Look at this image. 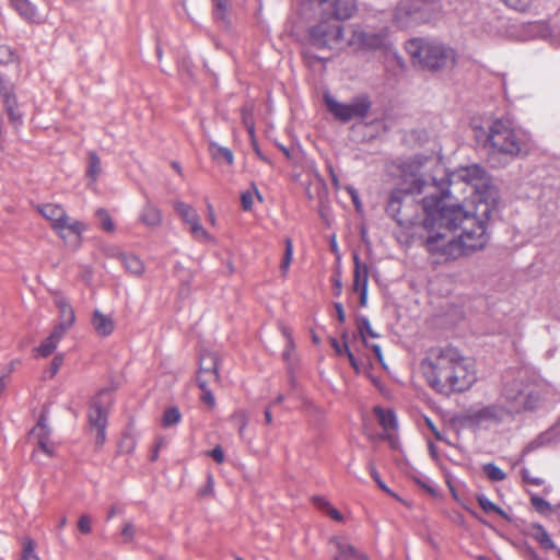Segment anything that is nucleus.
<instances>
[{
  "label": "nucleus",
  "mask_w": 560,
  "mask_h": 560,
  "mask_svg": "<svg viewBox=\"0 0 560 560\" xmlns=\"http://www.w3.org/2000/svg\"><path fill=\"white\" fill-rule=\"evenodd\" d=\"M427 182L415 176L406 187L389 194L386 213L406 230L408 237L424 238L427 249L446 260L457 259L481 249L488 242L485 220L492 211L488 202H479L477 214L470 215L462 205L451 201L448 191L416 200Z\"/></svg>",
  "instance_id": "f257e3e1"
},
{
  "label": "nucleus",
  "mask_w": 560,
  "mask_h": 560,
  "mask_svg": "<svg viewBox=\"0 0 560 560\" xmlns=\"http://www.w3.org/2000/svg\"><path fill=\"white\" fill-rule=\"evenodd\" d=\"M421 369L430 387L445 396L465 392L476 381L468 360L452 346L431 348Z\"/></svg>",
  "instance_id": "f03ea898"
},
{
  "label": "nucleus",
  "mask_w": 560,
  "mask_h": 560,
  "mask_svg": "<svg viewBox=\"0 0 560 560\" xmlns=\"http://www.w3.org/2000/svg\"><path fill=\"white\" fill-rule=\"evenodd\" d=\"M500 401L510 417L524 411H534L541 402V387L535 382L515 378L503 385Z\"/></svg>",
  "instance_id": "7ed1b4c3"
},
{
  "label": "nucleus",
  "mask_w": 560,
  "mask_h": 560,
  "mask_svg": "<svg viewBox=\"0 0 560 560\" xmlns=\"http://www.w3.org/2000/svg\"><path fill=\"white\" fill-rule=\"evenodd\" d=\"M408 54L415 62L430 71H436L455 63V51L439 43L413 38L406 45Z\"/></svg>",
  "instance_id": "20e7f679"
},
{
  "label": "nucleus",
  "mask_w": 560,
  "mask_h": 560,
  "mask_svg": "<svg viewBox=\"0 0 560 560\" xmlns=\"http://www.w3.org/2000/svg\"><path fill=\"white\" fill-rule=\"evenodd\" d=\"M37 210L50 222L51 229L67 245L72 247H79L81 245L82 233L86 229L83 222L71 219L60 205H39L37 206Z\"/></svg>",
  "instance_id": "39448f33"
},
{
  "label": "nucleus",
  "mask_w": 560,
  "mask_h": 560,
  "mask_svg": "<svg viewBox=\"0 0 560 560\" xmlns=\"http://www.w3.org/2000/svg\"><path fill=\"white\" fill-rule=\"evenodd\" d=\"M479 132H482V136H485L483 147H489L498 153L517 156L523 151L524 143L509 121L495 119L487 132L482 129L477 131L476 137L478 140L481 138Z\"/></svg>",
  "instance_id": "423d86ee"
},
{
  "label": "nucleus",
  "mask_w": 560,
  "mask_h": 560,
  "mask_svg": "<svg viewBox=\"0 0 560 560\" xmlns=\"http://www.w3.org/2000/svg\"><path fill=\"white\" fill-rule=\"evenodd\" d=\"M319 21L307 30V42L317 49L340 50L347 47L345 27L341 23L324 16L319 12Z\"/></svg>",
  "instance_id": "0eeeda50"
},
{
  "label": "nucleus",
  "mask_w": 560,
  "mask_h": 560,
  "mask_svg": "<svg viewBox=\"0 0 560 560\" xmlns=\"http://www.w3.org/2000/svg\"><path fill=\"white\" fill-rule=\"evenodd\" d=\"M440 11L441 4L438 0H400L394 13V21L399 27H410L431 21Z\"/></svg>",
  "instance_id": "6e6552de"
},
{
  "label": "nucleus",
  "mask_w": 560,
  "mask_h": 560,
  "mask_svg": "<svg viewBox=\"0 0 560 560\" xmlns=\"http://www.w3.org/2000/svg\"><path fill=\"white\" fill-rule=\"evenodd\" d=\"M347 47H351L355 50L388 54L392 50V43L386 30L375 32L355 25L352 28L350 37L347 39Z\"/></svg>",
  "instance_id": "1a4fd4ad"
},
{
  "label": "nucleus",
  "mask_w": 560,
  "mask_h": 560,
  "mask_svg": "<svg viewBox=\"0 0 560 560\" xmlns=\"http://www.w3.org/2000/svg\"><path fill=\"white\" fill-rule=\"evenodd\" d=\"M324 100L329 113L341 122L364 118L372 107L368 95L357 96L350 103H340L328 94L324 96Z\"/></svg>",
  "instance_id": "9d476101"
},
{
  "label": "nucleus",
  "mask_w": 560,
  "mask_h": 560,
  "mask_svg": "<svg viewBox=\"0 0 560 560\" xmlns=\"http://www.w3.org/2000/svg\"><path fill=\"white\" fill-rule=\"evenodd\" d=\"M459 177L468 184H471L477 190H479L481 187L487 188V190L480 195V198L476 203L477 207L479 202L485 201L488 202L492 209L488 218H482L485 220V230L487 231V222L497 211L498 191L487 186V172L483 167L477 164L462 168L459 172ZM469 214L476 215L477 208L475 209V213Z\"/></svg>",
  "instance_id": "9b49d317"
},
{
  "label": "nucleus",
  "mask_w": 560,
  "mask_h": 560,
  "mask_svg": "<svg viewBox=\"0 0 560 560\" xmlns=\"http://www.w3.org/2000/svg\"><path fill=\"white\" fill-rule=\"evenodd\" d=\"M509 416L506 409L500 404L482 406L480 408H470L463 416L465 424L469 427H483L491 423H500Z\"/></svg>",
  "instance_id": "f8f14e48"
},
{
  "label": "nucleus",
  "mask_w": 560,
  "mask_h": 560,
  "mask_svg": "<svg viewBox=\"0 0 560 560\" xmlns=\"http://www.w3.org/2000/svg\"><path fill=\"white\" fill-rule=\"evenodd\" d=\"M314 10H318L324 16L341 22L352 18L357 10L354 0H308Z\"/></svg>",
  "instance_id": "ddd939ff"
},
{
  "label": "nucleus",
  "mask_w": 560,
  "mask_h": 560,
  "mask_svg": "<svg viewBox=\"0 0 560 560\" xmlns=\"http://www.w3.org/2000/svg\"><path fill=\"white\" fill-rule=\"evenodd\" d=\"M107 394V390H102L96 397L92 399L89 407V425L91 430L96 431L97 446H102L106 441L107 411L103 407L102 398Z\"/></svg>",
  "instance_id": "4468645a"
},
{
  "label": "nucleus",
  "mask_w": 560,
  "mask_h": 560,
  "mask_svg": "<svg viewBox=\"0 0 560 560\" xmlns=\"http://www.w3.org/2000/svg\"><path fill=\"white\" fill-rule=\"evenodd\" d=\"M174 210L180 217V219L189 225V230L196 240L209 238L208 232L203 229L200 223V217L194 207L182 201H177L174 205Z\"/></svg>",
  "instance_id": "2eb2a0df"
},
{
  "label": "nucleus",
  "mask_w": 560,
  "mask_h": 560,
  "mask_svg": "<svg viewBox=\"0 0 560 560\" xmlns=\"http://www.w3.org/2000/svg\"><path fill=\"white\" fill-rule=\"evenodd\" d=\"M219 375V358L213 352L203 353L199 361V374L197 383L199 387L208 386L210 383H218Z\"/></svg>",
  "instance_id": "dca6fc26"
},
{
  "label": "nucleus",
  "mask_w": 560,
  "mask_h": 560,
  "mask_svg": "<svg viewBox=\"0 0 560 560\" xmlns=\"http://www.w3.org/2000/svg\"><path fill=\"white\" fill-rule=\"evenodd\" d=\"M329 544L335 547L332 560H369L366 555L357 550L345 537H332Z\"/></svg>",
  "instance_id": "f3484780"
},
{
  "label": "nucleus",
  "mask_w": 560,
  "mask_h": 560,
  "mask_svg": "<svg viewBox=\"0 0 560 560\" xmlns=\"http://www.w3.org/2000/svg\"><path fill=\"white\" fill-rule=\"evenodd\" d=\"M57 306L59 308L60 322L54 328L58 329L62 334H66V331L74 323V319H75L74 311L71 307V305L62 299L57 301Z\"/></svg>",
  "instance_id": "a211bd4d"
},
{
  "label": "nucleus",
  "mask_w": 560,
  "mask_h": 560,
  "mask_svg": "<svg viewBox=\"0 0 560 560\" xmlns=\"http://www.w3.org/2000/svg\"><path fill=\"white\" fill-rule=\"evenodd\" d=\"M92 325L97 335L103 337L109 336L114 330L113 319L98 310L94 311L93 313Z\"/></svg>",
  "instance_id": "6ab92c4d"
},
{
  "label": "nucleus",
  "mask_w": 560,
  "mask_h": 560,
  "mask_svg": "<svg viewBox=\"0 0 560 560\" xmlns=\"http://www.w3.org/2000/svg\"><path fill=\"white\" fill-rule=\"evenodd\" d=\"M65 334L54 328L50 335L36 348L38 355L47 358L57 348Z\"/></svg>",
  "instance_id": "aec40b11"
},
{
  "label": "nucleus",
  "mask_w": 560,
  "mask_h": 560,
  "mask_svg": "<svg viewBox=\"0 0 560 560\" xmlns=\"http://www.w3.org/2000/svg\"><path fill=\"white\" fill-rule=\"evenodd\" d=\"M354 270H353V290H359L361 287H368L369 268L360 260L358 254L353 255Z\"/></svg>",
  "instance_id": "412c9836"
},
{
  "label": "nucleus",
  "mask_w": 560,
  "mask_h": 560,
  "mask_svg": "<svg viewBox=\"0 0 560 560\" xmlns=\"http://www.w3.org/2000/svg\"><path fill=\"white\" fill-rule=\"evenodd\" d=\"M141 222L147 226H159L162 223V213L150 200H148L142 209Z\"/></svg>",
  "instance_id": "4be33fe9"
},
{
  "label": "nucleus",
  "mask_w": 560,
  "mask_h": 560,
  "mask_svg": "<svg viewBox=\"0 0 560 560\" xmlns=\"http://www.w3.org/2000/svg\"><path fill=\"white\" fill-rule=\"evenodd\" d=\"M374 415L378 420V423L385 431L395 430L397 427L396 416L390 409H383L380 406L374 407Z\"/></svg>",
  "instance_id": "5701e85b"
},
{
  "label": "nucleus",
  "mask_w": 560,
  "mask_h": 560,
  "mask_svg": "<svg viewBox=\"0 0 560 560\" xmlns=\"http://www.w3.org/2000/svg\"><path fill=\"white\" fill-rule=\"evenodd\" d=\"M553 441V434L552 431H546L540 433L538 436H536L534 440H532L529 443L526 444V446L522 451V458H524L527 454L541 448L544 446H547L551 444Z\"/></svg>",
  "instance_id": "b1692460"
},
{
  "label": "nucleus",
  "mask_w": 560,
  "mask_h": 560,
  "mask_svg": "<svg viewBox=\"0 0 560 560\" xmlns=\"http://www.w3.org/2000/svg\"><path fill=\"white\" fill-rule=\"evenodd\" d=\"M209 151L212 159L219 163L225 162L226 164L232 165L234 162L233 152L226 147L219 145L211 141L209 143Z\"/></svg>",
  "instance_id": "393cba45"
},
{
  "label": "nucleus",
  "mask_w": 560,
  "mask_h": 560,
  "mask_svg": "<svg viewBox=\"0 0 560 560\" xmlns=\"http://www.w3.org/2000/svg\"><path fill=\"white\" fill-rule=\"evenodd\" d=\"M330 346L334 348L336 353L338 355H346L351 364V366L357 371L360 372V364L351 350L349 349L348 341H345L340 343L336 338L330 337L329 338Z\"/></svg>",
  "instance_id": "a878e982"
},
{
  "label": "nucleus",
  "mask_w": 560,
  "mask_h": 560,
  "mask_svg": "<svg viewBox=\"0 0 560 560\" xmlns=\"http://www.w3.org/2000/svg\"><path fill=\"white\" fill-rule=\"evenodd\" d=\"M102 173V163L96 152L90 151L88 154L86 176L95 183Z\"/></svg>",
  "instance_id": "bb28decb"
},
{
  "label": "nucleus",
  "mask_w": 560,
  "mask_h": 560,
  "mask_svg": "<svg viewBox=\"0 0 560 560\" xmlns=\"http://www.w3.org/2000/svg\"><path fill=\"white\" fill-rule=\"evenodd\" d=\"M12 8L25 20L36 16V8L28 0H9Z\"/></svg>",
  "instance_id": "cd10ccee"
},
{
  "label": "nucleus",
  "mask_w": 560,
  "mask_h": 560,
  "mask_svg": "<svg viewBox=\"0 0 560 560\" xmlns=\"http://www.w3.org/2000/svg\"><path fill=\"white\" fill-rule=\"evenodd\" d=\"M121 262L127 271L132 275H141L144 270L143 262L135 255H121Z\"/></svg>",
  "instance_id": "c85d7f7f"
},
{
  "label": "nucleus",
  "mask_w": 560,
  "mask_h": 560,
  "mask_svg": "<svg viewBox=\"0 0 560 560\" xmlns=\"http://www.w3.org/2000/svg\"><path fill=\"white\" fill-rule=\"evenodd\" d=\"M477 501L486 513H495L505 520L509 518L508 514L500 506L491 502L485 494H478Z\"/></svg>",
  "instance_id": "c756f323"
},
{
  "label": "nucleus",
  "mask_w": 560,
  "mask_h": 560,
  "mask_svg": "<svg viewBox=\"0 0 560 560\" xmlns=\"http://www.w3.org/2000/svg\"><path fill=\"white\" fill-rule=\"evenodd\" d=\"M32 434L37 439V441H49L50 429L46 423V416L42 413L37 424L33 428Z\"/></svg>",
  "instance_id": "7c9ffc66"
},
{
  "label": "nucleus",
  "mask_w": 560,
  "mask_h": 560,
  "mask_svg": "<svg viewBox=\"0 0 560 560\" xmlns=\"http://www.w3.org/2000/svg\"><path fill=\"white\" fill-rule=\"evenodd\" d=\"M357 327L359 334L362 338V341L366 345V336L371 338H377L378 335L372 329L370 320L365 316H361L357 318Z\"/></svg>",
  "instance_id": "2f4dec72"
},
{
  "label": "nucleus",
  "mask_w": 560,
  "mask_h": 560,
  "mask_svg": "<svg viewBox=\"0 0 560 560\" xmlns=\"http://www.w3.org/2000/svg\"><path fill=\"white\" fill-rule=\"evenodd\" d=\"M533 529L535 530L534 538L546 549H553L555 544L552 539L550 538L547 530L539 524H536L533 526Z\"/></svg>",
  "instance_id": "473e14b6"
},
{
  "label": "nucleus",
  "mask_w": 560,
  "mask_h": 560,
  "mask_svg": "<svg viewBox=\"0 0 560 560\" xmlns=\"http://www.w3.org/2000/svg\"><path fill=\"white\" fill-rule=\"evenodd\" d=\"M182 419V413L177 407H170L167 408L162 418V424L165 428L173 427L177 423H179Z\"/></svg>",
  "instance_id": "72a5a7b5"
},
{
  "label": "nucleus",
  "mask_w": 560,
  "mask_h": 560,
  "mask_svg": "<svg viewBox=\"0 0 560 560\" xmlns=\"http://www.w3.org/2000/svg\"><path fill=\"white\" fill-rule=\"evenodd\" d=\"M20 560H39L35 553V542L30 537H24L22 540V553Z\"/></svg>",
  "instance_id": "f704fd0d"
},
{
  "label": "nucleus",
  "mask_w": 560,
  "mask_h": 560,
  "mask_svg": "<svg viewBox=\"0 0 560 560\" xmlns=\"http://www.w3.org/2000/svg\"><path fill=\"white\" fill-rule=\"evenodd\" d=\"M482 470L491 481H502L506 478L505 472L493 463L485 464Z\"/></svg>",
  "instance_id": "c9c22d12"
},
{
  "label": "nucleus",
  "mask_w": 560,
  "mask_h": 560,
  "mask_svg": "<svg viewBox=\"0 0 560 560\" xmlns=\"http://www.w3.org/2000/svg\"><path fill=\"white\" fill-rule=\"evenodd\" d=\"M9 120L15 127L22 125V115L16 108V100L3 103Z\"/></svg>",
  "instance_id": "e433bc0d"
},
{
  "label": "nucleus",
  "mask_w": 560,
  "mask_h": 560,
  "mask_svg": "<svg viewBox=\"0 0 560 560\" xmlns=\"http://www.w3.org/2000/svg\"><path fill=\"white\" fill-rule=\"evenodd\" d=\"M96 218L100 221V224L102 229L106 232H114L115 231V224L112 220L110 214L106 209L100 208L95 212Z\"/></svg>",
  "instance_id": "4c0bfd02"
},
{
  "label": "nucleus",
  "mask_w": 560,
  "mask_h": 560,
  "mask_svg": "<svg viewBox=\"0 0 560 560\" xmlns=\"http://www.w3.org/2000/svg\"><path fill=\"white\" fill-rule=\"evenodd\" d=\"M284 245H285L284 254H283V258H282V261L280 265V270H281L282 275L287 273V271L291 265L292 256H293V243L290 237L285 238Z\"/></svg>",
  "instance_id": "58836bf2"
},
{
  "label": "nucleus",
  "mask_w": 560,
  "mask_h": 560,
  "mask_svg": "<svg viewBox=\"0 0 560 560\" xmlns=\"http://www.w3.org/2000/svg\"><path fill=\"white\" fill-rule=\"evenodd\" d=\"M241 115L243 125L250 135H254L255 125L253 117V106L249 104L244 105L241 109Z\"/></svg>",
  "instance_id": "ea45409f"
},
{
  "label": "nucleus",
  "mask_w": 560,
  "mask_h": 560,
  "mask_svg": "<svg viewBox=\"0 0 560 560\" xmlns=\"http://www.w3.org/2000/svg\"><path fill=\"white\" fill-rule=\"evenodd\" d=\"M213 16L217 20L225 21L228 13L229 0H212Z\"/></svg>",
  "instance_id": "a19ab883"
},
{
  "label": "nucleus",
  "mask_w": 560,
  "mask_h": 560,
  "mask_svg": "<svg viewBox=\"0 0 560 560\" xmlns=\"http://www.w3.org/2000/svg\"><path fill=\"white\" fill-rule=\"evenodd\" d=\"M506 7L518 12H526L533 4V0H501Z\"/></svg>",
  "instance_id": "79ce46f5"
},
{
  "label": "nucleus",
  "mask_w": 560,
  "mask_h": 560,
  "mask_svg": "<svg viewBox=\"0 0 560 560\" xmlns=\"http://www.w3.org/2000/svg\"><path fill=\"white\" fill-rule=\"evenodd\" d=\"M18 61L16 54L9 46H0V63L9 65Z\"/></svg>",
  "instance_id": "37998d69"
},
{
  "label": "nucleus",
  "mask_w": 560,
  "mask_h": 560,
  "mask_svg": "<svg viewBox=\"0 0 560 560\" xmlns=\"http://www.w3.org/2000/svg\"><path fill=\"white\" fill-rule=\"evenodd\" d=\"M530 503L535 508V510L539 513H545L550 510V504L545 499L533 494L530 497Z\"/></svg>",
  "instance_id": "c03bdc74"
},
{
  "label": "nucleus",
  "mask_w": 560,
  "mask_h": 560,
  "mask_svg": "<svg viewBox=\"0 0 560 560\" xmlns=\"http://www.w3.org/2000/svg\"><path fill=\"white\" fill-rule=\"evenodd\" d=\"M241 203L244 211H250L253 209L254 203V192L252 190H246L242 192Z\"/></svg>",
  "instance_id": "a18cd8bd"
},
{
  "label": "nucleus",
  "mask_w": 560,
  "mask_h": 560,
  "mask_svg": "<svg viewBox=\"0 0 560 560\" xmlns=\"http://www.w3.org/2000/svg\"><path fill=\"white\" fill-rule=\"evenodd\" d=\"M78 529L86 535L90 534L92 530V520L89 515L84 514L82 515L78 521Z\"/></svg>",
  "instance_id": "49530a36"
},
{
  "label": "nucleus",
  "mask_w": 560,
  "mask_h": 560,
  "mask_svg": "<svg viewBox=\"0 0 560 560\" xmlns=\"http://www.w3.org/2000/svg\"><path fill=\"white\" fill-rule=\"evenodd\" d=\"M63 363V355L57 354L54 357L50 366H49V377L52 378L58 371L60 370L61 365Z\"/></svg>",
  "instance_id": "de8ad7c7"
},
{
  "label": "nucleus",
  "mask_w": 560,
  "mask_h": 560,
  "mask_svg": "<svg viewBox=\"0 0 560 560\" xmlns=\"http://www.w3.org/2000/svg\"><path fill=\"white\" fill-rule=\"evenodd\" d=\"M202 390L201 400L208 405L210 408L214 407L215 405V398L212 394V392L208 388V386L200 387Z\"/></svg>",
  "instance_id": "09e8293b"
},
{
  "label": "nucleus",
  "mask_w": 560,
  "mask_h": 560,
  "mask_svg": "<svg viewBox=\"0 0 560 560\" xmlns=\"http://www.w3.org/2000/svg\"><path fill=\"white\" fill-rule=\"evenodd\" d=\"M369 469H370L371 476H372V477H373V479L376 481L377 486H378L382 490H384V491H386V492L390 493L389 489L386 487V485H385V483L383 482V480L381 479V477H380V475H378V472H377V470H376V468L374 467V465H373V464H370V465H369Z\"/></svg>",
  "instance_id": "8fccbe9b"
},
{
  "label": "nucleus",
  "mask_w": 560,
  "mask_h": 560,
  "mask_svg": "<svg viewBox=\"0 0 560 560\" xmlns=\"http://www.w3.org/2000/svg\"><path fill=\"white\" fill-rule=\"evenodd\" d=\"M232 420L233 421H236L240 423V428H238V433L240 435L243 434V431L247 424V419H246V416L244 412L240 411V412H235L233 416H232Z\"/></svg>",
  "instance_id": "3c124183"
},
{
  "label": "nucleus",
  "mask_w": 560,
  "mask_h": 560,
  "mask_svg": "<svg viewBox=\"0 0 560 560\" xmlns=\"http://www.w3.org/2000/svg\"><path fill=\"white\" fill-rule=\"evenodd\" d=\"M135 533H136V529H135L133 525L130 523H127L121 530V536L124 537V540L126 542H128L133 538Z\"/></svg>",
  "instance_id": "603ef678"
},
{
  "label": "nucleus",
  "mask_w": 560,
  "mask_h": 560,
  "mask_svg": "<svg viewBox=\"0 0 560 560\" xmlns=\"http://www.w3.org/2000/svg\"><path fill=\"white\" fill-rule=\"evenodd\" d=\"M209 455L215 460L218 464H221L224 462V452L220 445L215 446Z\"/></svg>",
  "instance_id": "864d4df0"
},
{
  "label": "nucleus",
  "mask_w": 560,
  "mask_h": 560,
  "mask_svg": "<svg viewBox=\"0 0 560 560\" xmlns=\"http://www.w3.org/2000/svg\"><path fill=\"white\" fill-rule=\"evenodd\" d=\"M313 502L323 512H326L331 506V504L324 497H314Z\"/></svg>",
  "instance_id": "5fc2aeb1"
},
{
  "label": "nucleus",
  "mask_w": 560,
  "mask_h": 560,
  "mask_svg": "<svg viewBox=\"0 0 560 560\" xmlns=\"http://www.w3.org/2000/svg\"><path fill=\"white\" fill-rule=\"evenodd\" d=\"M522 476H523V479H524L525 482H528V483H532V485H535V486H540L544 482L542 479H540V478L530 477L529 476V471L526 468H524L522 470Z\"/></svg>",
  "instance_id": "6e6d98bb"
},
{
  "label": "nucleus",
  "mask_w": 560,
  "mask_h": 560,
  "mask_svg": "<svg viewBox=\"0 0 560 560\" xmlns=\"http://www.w3.org/2000/svg\"><path fill=\"white\" fill-rule=\"evenodd\" d=\"M38 447L40 451H43L48 456L54 455V446L50 444L49 441H37Z\"/></svg>",
  "instance_id": "4d7b16f0"
},
{
  "label": "nucleus",
  "mask_w": 560,
  "mask_h": 560,
  "mask_svg": "<svg viewBox=\"0 0 560 560\" xmlns=\"http://www.w3.org/2000/svg\"><path fill=\"white\" fill-rule=\"evenodd\" d=\"M325 513H327L332 520H335L337 522L343 521L342 514L337 509H335L332 505Z\"/></svg>",
  "instance_id": "13d9d810"
},
{
  "label": "nucleus",
  "mask_w": 560,
  "mask_h": 560,
  "mask_svg": "<svg viewBox=\"0 0 560 560\" xmlns=\"http://www.w3.org/2000/svg\"><path fill=\"white\" fill-rule=\"evenodd\" d=\"M417 482L423 488L425 489L428 492H430L431 494H436V490L435 488L432 486V482L427 479V480H421V479H418Z\"/></svg>",
  "instance_id": "bf43d9fd"
},
{
  "label": "nucleus",
  "mask_w": 560,
  "mask_h": 560,
  "mask_svg": "<svg viewBox=\"0 0 560 560\" xmlns=\"http://www.w3.org/2000/svg\"><path fill=\"white\" fill-rule=\"evenodd\" d=\"M425 423H427L428 428L430 429V431L433 433V435H434L438 440L442 441V440H443V436L441 435L440 431H439V430H438V428L434 425V423L432 422V420H431V419H429V418H427V419H425Z\"/></svg>",
  "instance_id": "052dcab7"
},
{
  "label": "nucleus",
  "mask_w": 560,
  "mask_h": 560,
  "mask_svg": "<svg viewBox=\"0 0 560 560\" xmlns=\"http://www.w3.org/2000/svg\"><path fill=\"white\" fill-rule=\"evenodd\" d=\"M335 310H336V313H337V319L339 323H345L346 320V314H345V311H343V306L341 303H335Z\"/></svg>",
  "instance_id": "680f3d73"
},
{
  "label": "nucleus",
  "mask_w": 560,
  "mask_h": 560,
  "mask_svg": "<svg viewBox=\"0 0 560 560\" xmlns=\"http://www.w3.org/2000/svg\"><path fill=\"white\" fill-rule=\"evenodd\" d=\"M281 331H282V335L287 339L288 346L289 347H294L293 339H292V336H291V331L289 330V328L285 327V326H281Z\"/></svg>",
  "instance_id": "e2e57ef3"
},
{
  "label": "nucleus",
  "mask_w": 560,
  "mask_h": 560,
  "mask_svg": "<svg viewBox=\"0 0 560 560\" xmlns=\"http://www.w3.org/2000/svg\"><path fill=\"white\" fill-rule=\"evenodd\" d=\"M357 291L360 292V305L365 306L368 299V287H361Z\"/></svg>",
  "instance_id": "0e129e2a"
},
{
  "label": "nucleus",
  "mask_w": 560,
  "mask_h": 560,
  "mask_svg": "<svg viewBox=\"0 0 560 560\" xmlns=\"http://www.w3.org/2000/svg\"><path fill=\"white\" fill-rule=\"evenodd\" d=\"M212 490H213V478L211 475H209L207 478V486L200 493H201V495H205L207 493H211Z\"/></svg>",
  "instance_id": "69168bd1"
},
{
  "label": "nucleus",
  "mask_w": 560,
  "mask_h": 560,
  "mask_svg": "<svg viewBox=\"0 0 560 560\" xmlns=\"http://www.w3.org/2000/svg\"><path fill=\"white\" fill-rule=\"evenodd\" d=\"M328 170H329L331 182H332L334 186L336 188H338L339 187V179H338L337 175L335 174L332 166L329 165Z\"/></svg>",
  "instance_id": "338daca9"
},
{
  "label": "nucleus",
  "mask_w": 560,
  "mask_h": 560,
  "mask_svg": "<svg viewBox=\"0 0 560 560\" xmlns=\"http://www.w3.org/2000/svg\"><path fill=\"white\" fill-rule=\"evenodd\" d=\"M526 552H527L528 557L530 558V560H540L539 556L537 555V552L535 551L534 548L528 547L526 549Z\"/></svg>",
  "instance_id": "774afa93"
}]
</instances>
